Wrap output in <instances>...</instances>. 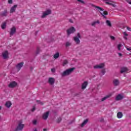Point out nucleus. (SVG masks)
Listing matches in <instances>:
<instances>
[{
  "label": "nucleus",
  "instance_id": "23",
  "mask_svg": "<svg viewBox=\"0 0 131 131\" xmlns=\"http://www.w3.org/2000/svg\"><path fill=\"white\" fill-rule=\"evenodd\" d=\"M7 27V22L5 21L3 23L1 26L2 29H5Z\"/></svg>",
  "mask_w": 131,
  "mask_h": 131
},
{
  "label": "nucleus",
  "instance_id": "19",
  "mask_svg": "<svg viewBox=\"0 0 131 131\" xmlns=\"http://www.w3.org/2000/svg\"><path fill=\"white\" fill-rule=\"evenodd\" d=\"M17 5H15L13 7H12L10 10V13H14V12L16 11V8H17Z\"/></svg>",
  "mask_w": 131,
  "mask_h": 131
},
{
  "label": "nucleus",
  "instance_id": "51",
  "mask_svg": "<svg viewBox=\"0 0 131 131\" xmlns=\"http://www.w3.org/2000/svg\"><path fill=\"white\" fill-rule=\"evenodd\" d=\"M0 120H1V117H0Z\"/></svg>",
  "mask_w": 131,
  "mask_h": 131
},
{
  "label": "nucleus",
  "instance_id": "13",
  "mask_svg": "<svg viewBox=\"0 0 131 131\" xmlns=\"http://www.w3.org/2000/svg\"><path fill=\"white\" fill-rule=\"evenodd\" d=\"M16 33V28L13 27L11 29L10 31V35H14V34Z\"/></svg>",
  "mask_w": 131,
  "mask_h": 131
},
{
  "label": "nucleus",
  "instance_id": "31",
  "mask_svg": "<svg viewBox=\"0 0 131 131\" xmlns=\"http://www.w3.org/2000/svg\"><path fill=\"white\" fill-rule=\"evenodd\" d=\"M70 46H71V43L70 42H67L66 44V46L70 47Z\"/></svg>",
  "mask_w": 131,
  "mask_h": 131
},
{
  "label": "nucleus",
  "instance_id": "7",
  "mask_svg": "<svg viewBox=\"0 0 131 131\" xmlns=\"http://www.w3.org/2000/svg\"><path fill=\"white\" fill-rule=\"evenodd\" d=\"M105 67V63H101L99 65H96L94 67L95 69H101L102 68H104Z\"/></svg>",
  "mask_w": 131,
  "mask_h": 131
},
{
  "label": "nucleus",
  "instance_id": "42",
  "mask_svg": "<svg viewBox=\"0 0 131 131\" xmlns=\"http://www.w3.org/2000/svg\"><path fill=\"white\" fill-rule=\"evenodd\" d=\"M118 54L119 57H121L122 56V54L120 53H118Z\"/></svg>",
  "mask_w": 131,
  "mask_h": 131
},
{
  "label": "nucleus",
  "instance_id": "15",
  "mask_svg": "<svg viewBox=\"0 0 131 131\" xmlns=\"http://www.w3.org/2000/svg\"><path fill=\"white\" fill-rule=\"evenodd\" d=\"M111 96H112V94H110L106 95L105 97L102 98L101 101L104 102V101L107 100V99H108V98H110V97H111Z\"/></svg>",
  "mask_w": 131,
  "mask_h": 131
},
{
  "label": "nucleus",
  "instance_id": "45",
  "mask_svg": "<svg viewBox=\"0 0 131 131\" xmlns=\"http://www.w3.org/2000/svg\"><path fill=\"white\" fill-rule=\"evenodd\" d=\"M34 131H37V129H36V128H34Z\"/></svg>",
  "mask_w": 131,
  "mask_h": 131
},
{
  "label": "nucleus",
  "instance_id": "48",
  "mask_svg": "<svg viewBox=\"0 0 131 131\" xmlns=\"http://www.w3.org/2000/svg\"><path fill=\"white\" fill-rule=\"evenodd\" d=\"M70 21L71 23H73V22L71 21V19L70 20Z\"/></svg>",
  "mask_w": 131,
  "mask_h": 131
},
{
  "label": "nucleus",
  "instance_id": "1",
  "mask_svg": "<svg viewBox=\"0 0 131 131\" xmlns=\"http://www.w3.org/2000/svg\"><path fill=\"white\" fill-rule=\"evenodd\" d=\"M74 68H71L70 69H67L61 74V76L64 77L70 75V74H71V73L73 72V70H74Z\"/></svg>",
  "mask_w": 131,
  "mask_h": 131
},
{
  "label": "nucleus",
  "instance_id": "3",
  "mask_svg": "<svg viewBox=\"0 0 131 131\" xmlns=\"http://www.w3.org/2000/svg\"><path fill=\"white\" fill-rule=\"evenodd\" d=\"M24 127V124H22V122H19L17 127L15 129V131L22 130Z\"/></svg>",
  "mask_w": 131,
  "mask_h": 131
},
{
  "label": "nucleus",
  "instance_id": "20",
  "mask_svg": "<svg viewBox=\"0 0 131 131\" xmlns=\"http://www.w3.org/2000/svg\"><path fill=\"white\" fill-rule=\"evenodd\" d=\"M92 6L95 8V9H97V10H99V11H101V12L104 11V9H103L102 8L97 6L96 5H92Z\"/></svg>",
  "mask_w": 131,
  "mask_h": 131
},
{
  "label": "nucleus",
  "instance_id": "43",
  "mask_svg": "<svg viewBox=\"0 0 131 131\" xmlns=\"http://www.w3.org/2000/svg\"><path fill=\"white\" fill-rule=\"evenodd\" d=\"M102 73L103 75H104V74H105V71H102Z\"/></svg>",
  "mask_w": 131,
  "mask_h": 131
},
{
  "label": "nucleus",
  "instance_id": "27",
  "mask_svg": "<svg viewBox=\"0 0 131 131\" xmlns=\"http://www.w3.org/2000/svg\"><path fill=\"white\" fill-rule=\"evenodd\" d=\"M96 24H100V21L97 20L96 21H94L92 23V26H95Z\"/></svg>",
  "mask_w": 131,
  "mask_h": 131
},
{
  "label": "nucleus",
  "instance_id": "5",
  "mask_svg": "<svg viewBox=\"0 0 131 131\" xmlns=\"http://www.w3.org/2000/svg\"><path fill=\"white\" fill-rule=\"evenodd\" d=\"M75 31H76L75 28H74V27H71L68 30H67V32L68 33V35H70L71 33H74Z\"/></svg>",
  "mask_w": 131,
  "mask_h": 131
},
{
  "label": "nucleus",
  "instance_id": "38",
  "mask_svg": "<svg viewBox=\"0 0 131 131\" xmlns=\"http://www.w3.org/2000/svg\"><path fill=\"white\" fill-rule=\"evenodd\" d=\"M126 49L127 51H131V48L130 47H129V48L126 47Z\"/></svg>",
  "mask_w": 131,
  "mask_h": 131
},
{
  "label": "nucleus",
  "instance_id": "25",
  "mask_svg": "<svg viewBox=\"0 0 131 131\" xmlns=\"http://www.w3.org/2000/svg\"><path fill=\"white\" fill-rule=\"evenodd\" d=\"M118 118H121L123 116L122 113L118 112L117 115Z\"/></svg>",
  "mask_w": 131,
  "mask_h": 131
},
{
  "label": "nucleus",
  "instance_id": "50",
  "mask_svg": "<svg viewBox=\"0 0 131 131\" xmlns=\"http://www.w3.org/2000/svg\"><path fill=\"white\" fill-rule=\"evenodd\" d=\"M40 104H41V105H42V104H43V103H41V102H40Z\"/></svg>",
  "mask_w": 131,
  "mask_h": 131
},
{
  "label": "nucleus",
  "instance_id": "6",
  "mask_svg": "<svg viewBox=\"0 0 131 131\" xmlns=\"http://www.w3.org/2000/svg\"><path fill=\"white\" fill-rule=\"evenodd\" d=\"M103 2H104L106 5H110V6H112L114 8H115L116 7V5L115 4H112V1H111L110 0H102Z\"/></svg>",
  "mask_w": 131,
  "mask_h": 131
},
{
  "label": "nucleus",
  "instance_id": "49",
  "mask_svg": "<svg viewBox=\"0 0 131 131\" xmlns=\"http://www.w3.org/2000/svg\"><path fill=\"white\" fill-rule=\"evenodd\" d=\"M44 131H47V129H43Z\"/></svg>",
  "mask_w": 131,
  "mask_h": 131
},
{
  "label": "nucleus",
  "instance_id": "11",
  "mask_svg": "<svg viewBox=\"0 0 131 131\" xmlns=\"http://www.w3.org/2000/svg\"><path fill=\"white\" fill-rule=\"evenodd\" d=\"M48 82L50 84L53 85L55 83V78H49L48 79Z\"/></svg>",
  "mask_w": 131,
  "mask_h": 131
},
{
  "label": "nucleus",
  "instance_id": "9",
  "mask_svg": "<svg viewBox=\"0 0 131 131\" xmlns=\"http://www.w3.org/2000/svg\"><path fill=\"white\" fill-rule=\"evenodd\" d=\"M124 98V96L122 94H118L116 97V101H120V100H122Z\"/></svg>",
  "mask_w": 131,
  "mask_h": 131
},
{
  "label": "nucleus",
  "instance_id": "37",
  "mask_svg": "<svg viewBox=\"0 0 131 131\" xmlns=\"http://www.w3.org/2000/svg\"><path fill=\"white\" fill-rule=\"evenodd\" d=\"M123 34L125 36H127V35H128L127 33H126V32H124Z\"/></svg>",
  "mask_w": 131,
  "mask_h": 131
},
{
  "label": "nucleus",
  "instance_id": "33",
  "mask_svg": "<svg viewBox=\"0 0 131 131\" xmlns=\"http://www.w3.org/2000/svg\"><path fill=\"white\" fill-rule=\"evenodd\" d=\"M61 120H62V119L61 118H59L57 120V122L59 123V122H61Z\"/></svg>",
  "mask_w": 131,
  "mask_h": 131
},
{
  "label": "nucleus",
  "instance_id": "32",
  "mask_svg": "<svg viewBox=\"0 0 131 131\" xmlns=\"http://www.w3.org/2000/svg\"><path fill=\"white\" fill-rule=\"evenodd\" d=\"M7 11H5L4 12H3L2 13V16H7Z\"/></svg>",
  "mask_w": 131,
  "mask_h": 131
},
{
  "label": "nucleus",
  "instance_id": "28",
  "mask_svg": "<svg viewBox=\"0 0 131 131\" xmlns=\"http://www.w3.org/2000/svg\"><path fill=\"white\" fill-rule=\"evenodd\" d=\"M106 23L107 26L111 27L112 25H111V22L110 21V20H107L106 21Z\"/></svg>",
  "mask_w": 131,
  "mask_h": 131
},
{
  "label": "nucleus",
  "instance_id": "10",
  "mask_svg": "<svg viewBox=\"0 0 131 131\" xmlns=\"http://www.w3.org/2000/svg\"><path fill=\"white\" fill-rule=\"evenodd\" d=\"M2 56L4 59H8L9 58V53L6 51L2 53Z\"/></svg>",
  "mask_w": 131,
  "mask_h": 131
},
{
  "label": "nucleus",
  "instance_id": "44",
  "mask_svg": "<svg viewBox=\"0 0 131 131\" xmlns=\"http://www.w3.org/2000/svg\"><path fill=\"white\" fill-rule=\"evenodd\" d=\"M124 39H127V38L126 37V36H124Z\"/></svg>",
  "mask_w": 131,
  "mask_h": 131
},
{
  "label": "nucleus",
  "instance_id": "39",
  "mask_svg": "<svg viewBox=\"0 0 131 131\" xmlns=\"http://www.w3.org/2000/svg\"><path fill=\"white\" fill-rule=\"evenodd\" d=\"M111 39H113V40H114V39H115V37L114 36H111Z\"/></svg>",
  "mask_w": 131,
  "mask_h": 131
},
{
  "label": "nucleus",
  "instance_id": "4",
  "mask_svg": "<svg viewBox=\"0 0 131 131\" xmlns=\"http://www.w3.org/2000/svg\"><path fill=\"white\" fill-rule=\"evenodd\" d=\"M52 13V11H51V10L48 9L46 11H45L44 12H43V14L41 16V18H45L46 17H47V16H48V15H50V14H51Z\"/></svg>",
  "mask_w": 131,
  "mask_h": 131
},
{
  "label": "nucleus",
  "instance_id": "18",
  "mask_svg": "<svg viewBox=\"0 0 131 131\" xmlns=\"http://www.w3.org/2000/svg\"><path fill=\"white\" fill-rule=\"evenodd\" d=\"M127 71H128V69H127V68L124 67L121 69L120 72L121 73H124V72H127Z\"/></svg>",
  "mask_w": 131,
  "mask_h": 131
},
{
  "label": "nucleus",
  "instance_id": "46",
  "mask_svg": "<svg viewBox=\"0 0 131 131\" xmlns=\"http://www.w3.org/2000/svg\"><path fill=\"white\" fill-rule=\"evenodd\" d=\"M128 4H129V5H131V1L128 2Z\"/></svg>",
  "mask_w": 131,
  "mask_h": 131
},
{
  "label": "nucleus",
  "instance_id": "24",
  "mask_svg": "<svg viewBox=\"0 0 131 131\" xmlns=\"http://www.w3.org/2000/svg\"><path fill=\"white\" fill-rule=\"evenodd\" d=\"M59 56H60V54L59 52H57L54 55V59H58L59 58Z\"/></svg>",
  "mask_w": 131,
  "mask_h": 131
},
{
  "label": "nucleus",
  "instance_id": "21",
  "mask_svg": "<svg viewBox=\"0 0 131 131\" xmlns=\"http://www.w3.org/2000/svg\"><path fill=\"white\" fill-rule=\"evenodd\" d=\"M113 83L114 85H118L119 84V81L117 79H115L113 80Z\"/></svg>",
  "mask_w": 131,
  "mask_h": 131
},
{
  "label": "nucleus",
  "instance_id": "41",
  "mask_svg": "<svg viewBox=\"0 0 131 131\" xmlns=\"http://www.w3.org/2000/svg\"><path fill=\"white\" fill-rule=\"evenodd\" d=\"M35 110V107H33L32 109V112H33V111H34Z\"/></svg>",
  "mask_w": 131,
  "mask_h": 131
},
{
  "label": "nucleus",
  "instance_id": "30",
  "mask_svg": "<svg viewBox=\"0 0 131 131\" xmlns=\"http://www.w3.org/2000/svg\"><path fill=\"white\" fill-rule=\"evenodd\" d=\"M67 64H68V61H67V60H64L63 61V66H65V65H67Z\"/></svg>",
  "mask_w": 131,
  "mask_h": 131
},
{
  "label": "nucleus",
  "instance_id": "16",
  "mask_svg": "<svg viewBox=\"0 0 131 131\" xmlns=\"http://www.w3.org/2000/svg\"><path fill=\"white\" fill-rule=\"evenodd\" d=\"M24 64V63L23 62H20L19 63H18L17 66H16V68L19 71L20 70V69H21V68H22V67H23V64Z\"/></svg>",
  "mask_w": 131,
  "mask_h": 131
},
{
  "label": "nucleus",
  "instance_id": "22",
  "mask_svg": "<svg viewBox=\"0 0 131 131\" xmlns=\"http://www.w3.org/2000/svg\"><path fill=\"white\" fill-rule=\"evenodd\" d=\"M101 14L104 17V18H106L105 16H107V15H108V12L106 11H104L101 12Z\"/></svg>",
  "mask_w": 131,
  "mask_h": 131
},
{
  "label": "nucleus",
  "instance_id": "8",
  "mask_svg": "<svg viewBox=\"0 0 131 131\" xmlns=\"http://www.w3.org/2000/svg\"><path fill=\"white\" fill-rule=\"evenodd\" d=\"M17 82L16 81H12L8 85L9 88H15V86H17Z\"/></svg>",
  "mask_w": 131,
  "mask_h": 131
},
{
  "label": "nucleus",
  "instance_id": "34",
  "mask_svg": "<svg viewBox=\"0 0 131 131\" xmlns=\"http://www.w3.org/2000/svg\"><path fill=\"white\" fill-rule=\"evenodd\" d=\"M37 121H36V120H34L33 121V124H36Z\"/></svg>",
  "mask_w": 131,
  "mask_h": 131
},
{
  "label": "nucleus",
  "instance_id": "29",
  "mask_svg": "<svg viewBox=\"0 0 131 131\" xmlns=\"http://www.w3.org/2000/svg\"><path fill=\"white\" fill-rule=\"evenodd\" d=\"M121 47H122V45H121V44L118 45L117 48H118V51H120L121 50Z\"/></svg>",
  "mask_w": 131,
  "mask_h": 131
},
{
  "label": "nucleus",
  "instance_id": "17",
  "mask_svg": "<svg viewBox=\"0 0 131 131\" xmlns=\"http://www.w3.org/2000/svg\"><path fill=\"white\" fill-rule=\"evenodd\" d=\"M5 106L7 108H11V106H12V102L11 101H7L5 103Z\"/></svg>",
  "mask_w": 131,
  "mask_h": 131
},
{
  "label": "nucleus",
  "instance_id": "12",
  "mask_svg": "<svg viewBox=\"0 0 131 131\" xmlns=\"http://www.w3.org/2000/svg\"><path fill=\"white\" fill-rule=\"evenodd\" d=\"M50 113L49 112H47L43 114L42 118L43 119H45V120L48 119V117H49V114Z\"/></svg>",
  "mask_w": 131,
  "mask_h": 131
},
{
  "label": "nucleus",
  "instance_id": "2",
  "mask_svg": "<svg viewBox=\"0 0 131 131\" xmlns=\"http://www.w3.org/2000/svg\"><path fill=\"white\" fill-rule=\"evenodd\" d=\"M79 38H80V34L79 33L77 34V36L74 37L73 38L74 41L77 45H79V43H80V40H79Z\"/></svg>",
  "mask_w": 131,
  "mask_h": 131
},
{
  "label": "nucleus",
  "instance_id": "36",
  "mask_svg": "<svg viewBox=\"0 0 131 131\" xmlns=\"http://www.w3.org/2000/svg\"><path fill=\"white\" fill-rule=\"evenodd\" d=\"M8 3L9 4H12L13 3V0H8Z\"/></svg>",
  "mask_w": 131,
  "mask_h": 131
},
{
  "label": "nucleus",
  "instance_id": "47",
  "mask_svg": "<svg viewBox=\"0 0 131 131\" xmlns=\"http://www.w3.org/2000/svg\"><path fill=\"white\" fill-rule=\"evenodd\" d=\"M2 110V106H0V111Z\"/></svg>",
  "mask_w": 131,
  "mask_h": 131
},
{
  "label": "nucleus",
  "instance_id": "26",
  "mask_svg": "<svg viewBox=\"0 0 131 131\" xmlns=\"http://www.w3.org/2000/svg\"><path fill=\"white\" fill-rule=\"evenodd\" d=\"M88 119L85 120L81 124V126H84V125H85V124H86V123H88Z\"/></svg>",
  "mask_w": 131,
  "mask_h": 131
},
{
  "label": "nucleus",
  "instance_id": "14",
  "mask_svg": "<svg viewBox=\"0 0 131 131\" xmlns=\"http://www.w3.org/2000/svg\"><path fill=\"white\" fill-rule=\"evenodd\" d=\"M88 81H84L82 84V86L81 89L82 90H84L86 89V86H88Z\"/></svg>",
  "mask_w": 131,
  "mask_h": 131
},
{
  "label": "nucleus",
  "instance_id": "40",
  "mask_svg": "<svg viewBox=\"0 0 131 131\" xmlns=\"http://www.w3.org/2000/svg\"><path fill=\"white\" fill-rule=\"evenodd\" d=\"M127 30H128L129 31H131V29L130 28L127 27Z\"/></svg>",
  "mask_w": 131,
  "mask_h": 131
},
{
  "label": "nucleus",
  "instance_id": "35",
  "mask_svg": "<svg viewBox=\"0 0 131 131\" xmlns=\"http://www.w3.org/2000/svg\"><path fill=\"white\" fill-rule=\"evenodd\" d=\"M51 71H52V72H53L54 73L55 72L56 70L55 69V68H53V69H51Z\"/></svg>",
  "mask_w": 131,
  "mask_h": 131
}]
</instances>
